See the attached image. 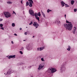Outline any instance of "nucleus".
<instances>
[{
    "label": "nucleus",
    "mask_w": 77,
    "mask_h": 77,
    "mask_svg": "<svg viewBox=\"0 0 77 77\" xmlns=\"http://www.w3.org/2000/svg\"><path fill=\"white\" fill-rule=\"evenodd\" d=\"M66 23H69L64 24V26L66 28V30H68L69 31L71 30L73 27L72 24L71 23L69 22L68 20H66Z\"/></svg>",
    "instance_id": "f257e3e1"
},
{
    "label": "nucleus",
    "mask_w": 77,
    "mask_h": 77,
    "mask_svg": "<svg viewBox=\"0 0 77 77\" xmlns=\"http://www.w3.org/2000/svg\"><path fill=\"white\" fill-rule=\"evenodd\" d=\"M57 71V70L55 68H51V69L49 68L46 71V73L48 75H50L51 72L53 73V72H55Z\"/></svg>",
    "instance_id": "f03ea898"
},
{
    "label": "nucleus",
    "mask_w": 77,
    "mask_h": 77,
    "mask_svg": "<svg viewBox=\"0 0 77 77\" xmlns=\"http://www.w3.org/2000/svg\"><path fill=\"white\" fill-rule=\"evenodd\" d=\"M60 71L61 72H62L63 71H64L66 69V67H65V64H63L60 66Z\"/></svg>",
    "instance_id": "7ed1b4c3"
},
{
    "label": "nucleus",
    "mask_w": 77,
    "mask_h": 77,
    "mask_svg": "<svg viewBox=\"0 0 77 77\" xmlns=\"http://www.w3.org/2000/svg\"><path fill=\"white\" fill-rule=\"evenodd\" d=\"M4 14L6 18H8L11 17V14L8 12H4Z\"/></svg>",
    "instance_id": "20e7f679"
},
{
    "label": "nucleus",
    "mask_w": 77,
    "mask_h": 77,
    "mask_svg": "<svg viewBox=\"0 0 77 77\" xmlns=\"http://www.w3.org/2000/svg\"><path fill=\"white\" fill-rule=\"evenodd\" d=\"M28 1L29 2V7H32V4L33 3V2L32 0H28Z\"/></svg>",
    "instance_id": "39448f33"
},
{
    "label": "nucleus",
    "mask_w": 77,
    "mask_h": 77,
    "mask_svg": "<svg viewBox=\"0 0 77 77\" xmlns=\"http://www.w3.org/2000/svg\"><path fill=\"white\" fill-rule=\"evenodd\" d=\"M14 71L13 70H12L11 69H9L8 71L7 72V74L8 75H10V74H12V73H13Z\"/></svg>",
    "instance_id": "423d86ee"
},
{
    "label": "nucleus",
    "mask_w": 77,
    "mask_h": 77,
    "mask_svg": "<svg viewBox=\"0 0 77 77\" xmlns=\"http://www.w3.org/2000/svg\"><path fill=\"white\" fill-rule=\"evenodd\" d=\"M29 13L30 15H32V16H35V14H34V11H33L32 10H29Z\"/></svg>",
    "instance_id": "0eeeda50"
},
{
    "label": "nucleus",
    "mask_w": 77,
    "mask_h": 77,
    "mask_svg": "<svg viewBox=\"0 0 77 77\" xmlns=\"http://www.w3.org/2000/svg\"><path fill=\"white\" fill-rule=\"evenodd\" d=\"M44 63L41 64L39 66V68H38V69H42L44 67Z\"/></svg>",
    "instance_id": "6e6552de"
},
{
    "label": "nucleus",
    "mask_w": 77,
    "mask_h": 77,
    "mask_svg": "<svg viewBox=\"0 0 77 77\" xmlns=\"http://www.w3.org/2000/svg\"><path fill=\"white\" fill-rule=\"evenodd\" d=\"M26 48L27 50H32V47H30V45H26Z\"/></svg>",
    "instance_id": "1a4fd4ad"
},
{
    "label": "nucleus",
    "mask_w": 77,
    "mask_h": 77,
    "mask_svg": "<svg viewBox=\"0 0 77 77\" xmlns=\"http://www.w3.org/2000/svg\"><path fill=\"white\" fill-rule=\"evenodd\" d=\"M33 26H34V27H35L36 28H37L39 26V25L38 24V23L35 22L33 23Z\"/></svg>",
    "instance_id": "9d476101"
},
{
    "label": "nucleus",
    "mask_w": 77,
    "mask_h": 77,
    "mask_svg": "<svg viewBox=\"0 0 77 77\" xmlns=\"http://www.w3.org/2000/svg\"><path fill=\"white\" fill-rule=\"evenodd\" d=\"M44 49H45V47L44 46L43 47H40V48H37V50L38 51H42Z\"/></svg>",
    "instance_id": "9b49d317"
},
{
    "label": "nucleus",
    "mask_w": 77,
    "mask_h": 77,
    "mask_svg": "<svg viewBox=\"0 0 77 77\" xmlns=\"http://www.w3.org/2000/svg\"><path fill=\"white\" fill-rule=\"evenodd\" d=\"M61 6H62V7H63L64 6V5H65V3H64L63 1H61Z\"/></svg>",
    "instance_id": "f8f14e48"
},
{
    "label": "nucleus",
    "mask_w": 77,
    "mask_h": 77,
    "mask_svg": "<svg viewBox=\"0 0 77 77\" xmlns=\"http://www.w3.org/2000/svg\"><path fill=\"white\" fill-rule=\"evenodd\" d=\"M75 30H76V28L75 27H74V29L73 30V33L74 34H75Z\"/></svg>",
    "instance_id": "ddd939ff"
},
{
    "label": "nucleus",
    "mask_w": 77,
    "mask_h": 77,
    "mask_svg": "<svg viewBox=\"0 0 77 77\" xmlns=\"http://www.w3.org/2000/svg\"><path fill=\"white\" fill-rule=\"evenodd\" d=\"M68 48H67V50L68 51H70V49H71V46L69 45L68 46Z\"/></svg>",
    "instance_id": "4468645a"
},
{
    "label": "nucleus",
    "mask_w": 77,
    "mask_h": 77,
    "mask_svg": "<svg viewBox=\"0 0 77 77\" xmlns=\"http://www.w3.org/2000/svg\"><path fill=\"white\" fill-rule=\"evenodd\" d=\"M11 58H13V59H14L16 55H11Z\"/></svg>",
    "instance_id": "2eb2a0df"
},
{
    "label": "nucleus",
    "mask_w": 77,
    "mask_h": 77,
    "mask_svg": "<svg viewBox=\"0 0 77 77\" xmlns=\"http://www.w3.org/2000/svg\"><path fill=\"white\" fill-rule=\"evenodd\" d=\"M55 23H58L59 24H60V21L59 20H56V22H55Z\"/></svg>",
    "instance_id": "dca6fc26"
},
{
    "label": "nucleus",
    "mask_w": 77,
    "mask_h": 77,
    "mask_svg": "<svg viewBox=\"0 0 77 77\" xmlns=\"http://www.w3.org/2000/svg\"><path fill=\"white\" fill-rule=\"evenodd\" d=\"M71 4L72 5H74V1L72 0L71 2Z\"/></svg>",
    "instance_id": "f3484780"
},
{
    "label": "nucleus",
    "mask_w": 77,
    "mask_h": 77,
    "mask_svg": "<svg viewBox=\"0 0 77 77\" xmlns=\"http://www.w3.org/2000/svg\"><path fill=\"white\" fill-rule=\"evenodd\" d=\"M35 17L37 20H38V21H39V18L38 16H37L36 17Z\"/></svg>",
    "instance_id": "a211bd4d"
},
{
    "label": "nucleus",
    "mask_w": 77,
    "mask_h": 77,
    "mask_svg": "<svg viewBox=\"0 0 77 77\" xmlns=\"http://www.w3.org/2000/svg\"><path fill=\"white\" fill-rule=\"evenodd\" d=\"M22 64H23V63H18L17 64V66H20V65H22Z\"/></svg>",
    "instance_id": "6ab92c4d"
},
{
    "label": "nucleus",
    "mask_w": 77,
    "mask_h": 77,
    "mask_svg": "<svg viewBox=\"0 0 77 77\" xmlns=\"http://www.w3.org/2000/svg\"><path fill=\"white\" fill-rule=\"evenodd\" d=\"M65 6L66 8H68V7H69V5L65 4Z\"/></svg>",
    "instance_id": "aec40b11"
},
{
    "label": "nucleus",
    "mask_w": 77,
    "mask_h": 77,
    "mask_svg": "<svg viewBox=\"0 0 77 77\" xmlns=\"http://www.w3.org/2000/svg\"><path fill=\"white\" fill-rule=\"evenodd\" d=\"M35 17H38V13H35Z\"/></svg>",
    "instance_id": "412c9836"
},
{
    "label": "nucleus",
    "mask_w": 77,
    "mask_h": 77,
    "mask_svg": "<svg viewBox=\"0 0 77 77\" xmlns=\"http://www.w3.org/2000/svg\"><path fill=\"white\" fill-rule=\"evenodd\" d=\"M51 11H52L50 10L49 9H48V10L47 11V12L48 13H49V12H51Z\"/></svg>",
    "instance_id": "4be33fe9"
},
{
    "label": "nucleus",
    "mask_w": 77,
    "mask_h": 77,
    "mask_svg": "<svg viewBox=\"0 0 77 77\" xmlns=\"http://www.w3.org/2000/svg\"><path fill=\"white\" fill-rule=\"evenodd\" d=\"M38 16H39V17H41V13H40V12H38L37 13Z\"/></svg>",
    "instance_id": "5701e85b"
},
{
    "label": "nucleus",
    "mask_w": 77,
    "mask_h": 77,
    "mask_svg": "<svg viewBox=\"0 0 77 77\" xmlns=\"http://www.w3.org/2000/svg\"><path fill=\"white\" fill-rule=\"evenodd\" d=\"M7 4H12V2H7Z\"/></svg>",
    "instance_id": "b1692460"
},
{
    "label": "nucleus",
    "mask_w": 77,
    "mask_h": 77,
    "mask_svg": "<svg viewBox=\"0 0 77 77\" xmlns=\"http://www.w3.org/2000/svg\"><path fill=\"white\" fill-rule=\"evenodd\" d=\"M28 5H29V2L27 1L26 2V6H28Z\"/></svg>",
    "instance_id": "393cba45"
},
{
    "label": "nucleus",
    "mask_w": 77,
    "mask_h": 77,
    "mask_svg": "<svg viewBox=\"0 0 77 77\" xmlns=\"http://www.w3.org/2000/svg\"><path fill=\"white\" fill-rule=\"evenodd\" d=\"M15 23H12V27H15Z\"/></svg>",
    "instance_id": "a878e982"
},
{
    "label": "nucleus",
    "mask_w": 77,
    "mask_h": 77,
    "mask_svg": "<svg viewBox=\"0 0 77 77\" xmlns=\"http://www.w3.org/2000/svg\"><path fill=\"white\" fill-rule=\"evenodd\" d=\"M41 60L43 62L45 61V60H44V58H42L41 59Z\"/></svg>",
    "instance_id": "bb28decb"
},
{
    "label": "nucleus",
    "mask_w": 77,
    "mask_h": 77,
    "mask_svg": "<svg viewBox=\"0 0 77 77\" xmlns=\"http://www.w3.org/2000/svg\"><path fill=\"white\" fill-rule=\"evenodd\" d=\"M13 14H15V15H17V14H16V13L14 11H13Z\"/></svg>",
    "instance_id": "cd10ccee"
},
{
    "label": "nucleus",
    "mask_w": 77,
    "mask_h": 77,
    "mask_svg": "<svg viewBox=\"0 0 77 77\" xmlns=\"http://www.w3.org/2000/svg\"><path fill=\"white\" fill-rule=\"evenodd\" d=\"M42 15L44 17H45V14L43 12L42 13Z\"/></svg>",
    "instance_id": "c85d7f7f"
},
{
    "label": "nucleus",
    "mask_w": 77,
    "mask_h": 77,
    "mask_svg": "<svg viewBox=\"0 0 77 77\" xmlns=\"http://www.w3.org/2000/svg\"><path fill=\"white\" fill-rule=\"evenodd\" d=\"M33 24V22L32 21H31V23L29 24V25H32V24Z\"/></svg>",
    "instance_id": "c756f323"
},
{
    "label": "nucleus",
    "mask_w": 77,
    "mask_h": 77,
    "mask_svg": "<svg viewBox=\"0 0 77 77\" xmlns=\"http://www.w3.org/2000/svg\"><path fill=\"white\" fill-rule=\"evenodd\" d=\"M20 54H23V52H22V51H20Z\"/></svg>",
    "instance_id": "7c9ffc66"
},
{
    "label": "nucleus",
    "mask_w": 77,
    "mask_h": 77,
    "mask_svg": "<svg viewBox=\"0 0 77 77\" xmlns=\"http://www.w3.org/2000/svg\"><path fill=\"white\" fill-rule=\"evenodd\" d=\"M8 59H11V56L10 55V56L8 57Z\"/></svg>",
    "instance_id": "2f4dec72"
},
{
    "label": "nucleus",
    "mask_w": 77,
    "mask_h": 77,
    "mask_svg": "<svg viewBox=\"0 0 77 77\" xmlns=\"http://www.w3.org/2000/svg\"><path fill=\"white\" fill-rule=\"evenodd\" d=\"M74 12H76V11H77V9H74Z\"/></svg>",
    "instance_id": "473e14b6"
},
{
    "label": "nucleus",
    "mask_w": 77,
    "mask_h": 77,
    "mask_svg": "<svg viewBox=\"0 0 77 77\" xmlns=\"http://www.w3.org/2000/svg\"><path fill=\"white\" fill-rule=\"evenodd\" d=\"M0 26L1 27H2V26H3V24H0Z\"/></svg>",
    "instance_id": "72a5a7b5"
},
{
    "label": "nucleus",
    "mask_w": 77,
    "mask_h": 77,
    "mask_svg": "<svg viewBox=\"0 0 77 77\" xmlns=\"http://www.w3.org/2000/svg\"><path fill=\"white\" fill-rule=\"evenodd\" d=\"M1 29H2V30H4V28L3 27H1Z\"/></svg>",
    "instance_id": "f704fd0d"
},
{
    "label": "nucleus",
    "mask_w": 77,
    "mask_h": 77,
    "mask_svg": "<svg viewBox=\"0 0 77 77\" xmlns=\"http://www.w3.org/2000/svg\"><path fill=\"white\" fill-rule=\"evenodd\" d=\"M25 35H27V32H25Z\"/></svg>",
    "instance_id": "c9c22d12"
},
{
    "label": "nucleus",
    "mask_w": 77,
    "mask_h": 77,
    "mask_svg": "<svg viewBox=\"0 0 77 77\" xmlns=\"http://www.w3.org/2000/svg\"><path fill=\"white\" fill-rule=\"evenodd\" d=\"M3 21V19H0V21Z\"/></svg>",
    "instance_id": "e433bc0d"
},
{
    "label": "nucleus",
    "mask_w": 77,
    "mask_h": 77,
    "mask_svg": "<svg viewBox=\"0 0 77 77\" xmlns=\"http://www.w3.org/2000/svg\"><path fill=\"white\" fill-rule=\"evenodd\" d=\"M21 50H24V48L23 47H22L21 49Z\"/></svg>",
    "instance_id": "4c0bfd02"
},
{
    "label": "nucleus",
    "mask_w": 77,
    "mask_h": 77,
    "mask_svg": "<svg viewBox=\"0 0 77 77\" xmlns=\"http://www.w3.org/2000/svg\"><path fill=\"white\" fill-rule=\"evenodd\" d=\"M14 35L15 36H17V34L16 33H14Z\"/></svg>",
    "instance_id": "58836bf2"
},
{
    "label": "nucleus",
    "mask_w": 77,
    "mask_h": 77,
    "mask_svg": "<svg viewBox=\"0 0 77 77\" xmlns=\"http://www.w3.org/2000/svg\"><path fill=\"white\" fill-rule=\"evenodd\" d=\"M21 3L22 4H23V1H21Z\"/></svg>",
    "instance_id": "ea45409f"
},
{
    "label": "nucleus",
    "mask_w": 77,
    "mask_h": 77,
    "mask_svg": "<svg viewBox=\"0 0 77 77\" xmlns=\"http://www.w3.org/2000/svg\"><path fill=\"white\" fill-rule=\"evenodd\" d=\"M31 66H29L28 67V68H31Z\"/></svg>",
    "instance_id": "a19ab883"
},
{
    "label": "nucleus",
    "mask_w": 77,
    "mask_h": 77,
    "mask_svg": "<svg viewBox=\"0 0 77 77\" xmlns=\"http://www.w3.org/2000/svg\"><path fill=\"white\" fill-rule=\"evenodd\" d=\"M22 29L21 28H20V30H21V29Z\"/></svg>",
    "instance_id": "79ce46f5"
},
{
    "label": "nucleus",
    "mask_w": 77,
    "mask_h": 77,
    "mask_svg": "<svg viewBox=\"0 0 77 77\" xmlns=\"http://www.w3.org/2000/svg\"><path fill=\"white\" fill-rule=\"evenodd\" d=\"M11 43L12 44H14V42H13V41H11Z\"/></svg>",
    "instance_id": "37998d69"
},
{
    "label": "nucleus",
    "mask_w": 77,
    "mask_h": 77,
    "mask_svg": "<svg viewBox=\"0 0 77 77\" xmlns=\"http://www.w3.org/2000/svg\"><path fill=\"white\" fill-rule=\"evenodd\" d=\"M64 16L65 17V18H66V14Z\"/></svg>",
    "instance_id": "c03bdc74"
},
{
    "label": "nucleus",
    "mask_w": 77,
    "mask_h": 77,
    "mask_svg": "<svg viewBox=\"0 0 77 77\" xmlns=\"http://www.w3.org/2000/svg\"><path fill=\"white\" fill-rule=\"evenodd\" d=\"M35 37V36H33V37H32V38H34Z\"/></svg>",
    "instance_id": "a18cd8bd"
},
{
    "label": "nucleus",
    "mask_w": 77,
    "mask_h": 77,
    "mask_svg": "<svg viewBox=\"0 0 77 77\" xmlns=\"http://www.w3.org/2000/svg\"><path fill=\"white\" fill-rule=\"evenodd\" d=\"M4 74H6V73H4Z\"/></svg>",
    "instance_id": "49530a36"
},
{
    "label": "nucleus",
    "mask_w": 77,
    "mask_h": 77,
    "mask_svg": "<svg viewBox=\"0 0 77 77\" xmlns=\"http://www.w3.org/2000/svg\"><path fill=\"white\" fill-rule=\"evenodd\" d=\"M23 41H26V40H23Z\"/></svg>",
    "instance_id": "de8ad7c7"
},
{
    "label": "nucleus",
    "mask_w": 77,
    "mask_h": 77,
    "mask_svg": "<svg viewBox=\"0 0 77 77\" xmlns=\"http://www.w3.org/2000/svg\"><path fill=\"white\" fill-rule=\"evenodd\" d=\"M31 77H33V76H31Z\"/></svg>",
    "instance_id": "09e8293b"
},
{
    "label": "nucleus",
    "mask_w": 77,
    "mask_h": 77,
    "mask_svg": "<svg viewBox=\"0 0 77 77\" xmlns=\"http://www.w3.org/2000/svg\"><path fill=\"white\" fill-rule=\"evenodd\" d=\"M51 76H53V74H52Z\"/></svg>",
    "instance_id": "8fccbe9b"
},
{
    "label": "nucleus",
    "mask_w": 77,
    "mask_h": 77,
    "mask_svg": "<svg viewBox=\"0 0 77 77\" xmlns=\"http://www.w3.org/2000/svg\"><path fill=\"white\" fill-rule=\"evenodd\" d=\"M26 28H27V27H26Z\"/></svg>",
    "instance_id": "3c124183"
},
{
    "label": "nucleus",
    "mask_w": 77,
    "mask_h": 77,
    "mask_svg": "<svg viewBox=\"0 0 77 77\" xmlns=\"http://www.w3.org/2000/svg\"><path fill=\"white\" fill-rule=\"evenodd\" d=\"M35 2H36V1H34Z\"/></svg>",
    "instance_id": "603ef678"
}]
</instances>
